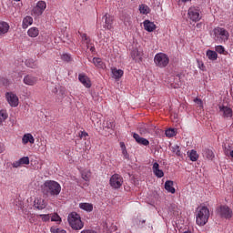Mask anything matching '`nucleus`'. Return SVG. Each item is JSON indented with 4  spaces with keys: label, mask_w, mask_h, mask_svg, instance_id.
I'll use <instances>...</instances> for the list:
<instances>
[{
    "label": "nucleus",
    "mask_w": 233,
    "mask_h": 233,
    "mask_svg": "<svg viewBox=\"0 0 233 233\" xmlns=\"http://www.w3.org/2000/svg\"><path fill=\"white\" fill-rule=\"evenodd\" d=\"M44 196L56 197L61 194V185L54 180H46L41 187Z\"/></svg>",
    "instance_id": "f257e3e1"
},
{
    "label": "nucleus",
    "mask_w": 233,
    "mask_h": 233,
    "mask_svg": "<svg viewBox=\"0 0 233 233\" xmlns=\"http://www.w3.org/2000/svg\"><path fill=\"white\" fill-rule=\"evenodd\" d=\"M210 218V209L207 206H199L196 211V223L198 227H205Z\"/></svg>",
    "instance_id": "f03ea898"
},
{
    "label": "nucleus",
    "mask_w": 233,
    "mask_h": 233,
    "mask_svg": "<svg viewBox=\"0 0 233 233\" xmlns=\"http://www.w3.org/2000/svg\"><path fill=\"white\" fill-rule=\"evenodd\" d=\"M211 35L217 43H227L230 37V33L227 29L218 26L213 29Z\"/></svg>",
    "instance_id": "7ed1b4c3"
},
{
    "label": "nucleus",
    "mask_w": 233,
    "mask_h": 233,
    "mask_svg": "<svg viewBox=\"0 0 233 233\" xmlns=\"http://www.w3.org/2000/svg\"><path fill=\"white\" fill-rule=\"evenodd\" d=\"M67 221L73 230H82L85 227V222L81 220V216L76 212H71L68 215Z\"/></svg>",
    "instance_id": "20e7f679"
},
{
    "label": "nucleus",
    "mask_w": 233,
    "mask_h": 233,
    "mask_svg": "<svg viewBox=\"0 0 233 233\" xmlns=\"http://www.w3.org/2000/svg\"><path fill=\"white\" fill-rule=\"evenodd\" d=\"M154 63L156 66H158V68H165L168 66V63H170V58H168V56L164 53H157L154 57Z\"/></svg>",
    "instance_id": "39448f33"
},
{
    "label": "nucleus",
    "mask_w": 233,
    "mask_h": 233,
    "mask_svg": "<svg viewBox=\"0 0 233 233\" xmlns=\"http://www.w3.org/2000/svg\"><path fill=\"white\" fill-rule=\"evenodd\" d=\"M187 16L190 21L193 23H198V21H201V14L199 13V7L191 6L187 11Z\"/></svg>",
    "instance_id": "423d86ee"
},
{
    "label": "nucleus",
    "mask_w": 233,
    "mask_h": 233,
    "mask_svg": "<svg viewBox=\"0 0 233 233\" xmlns=\"http://www.w3.org/2000/svg\"><path fill=\"white\" fill-rule=\"evenodd\" d=\"M112 188H121L123 187V177L119 174H114L109 180Z\"/></svg>",
    "instance_id": "0eeeda50"
},
{
    "label": "nucleus",
    "mask_w": 233,
    "mask_h": 233,
    "mask_svg": "<svg viewBox=\"0 0 233 233\" xmlns=\"http://www.w3.org/2000/svg\"><path fill=\"white\" fill-rule=\"evenodd\" d=\"M218 212L221 218H224V219H230L233 216L232 209L227 205L220 206Z\"/></svg>",
    "instance_id": "6e6552de"
},
{
    "label": "nucleus",
    "mask_w": 233,
    "mask_h": 233,
    "mask_svg": "<svg viewBox=\"0 0 233 233\" xmlns=\"http://www.w3.org/2000/svg\"><path fill=\"white\" fill-rule=\"evenodd\" d=\"M46 10V2L40 0L36 3V5L33 7L32 14L35 15H43V13Z\"/></svg>",
    "instance_id": "1a4fd4ad"
},
{
    "label": "nucleus",
    "mask_w": 233,
    "mask_h": 233,
    "mask_svg": "<svg viewBox=\"0 0 233 233\" xmlns=\"http://www.w3.org/2000/svg\"><path fill=\"white\" fill-rule=\"evenodd\" d=\"M5 98L10 106L15 107L19 105V97H17L16 94H14L12 92L5 94Z\"/></svg>",
    "instance_id": "9d476101"
},
{
    "label": "nucleus",
    "mask_w": 233,
    "mask_h": 233,
    "mask_svg": "<svg viewBox=\"0 0 233 233\" xmlns=\"http://www.w3.org/2000/svg\"><path fill=\"white\" fill-rule=\"evenodd\" d=\"M103 19L105 20L104 28H106L107 30H112V25L114 23V16L110 15L109 14H106L103 16Z\"/></svg>",
    "instance_id": "9b49d317"
},
{
    "label": "nucleus",
    "mask_w": 233,
    "mask_h": 233,
    "mask_svg": "<svg viewBox=\"0 0 233 233\" xmlns=\"http://www.w3.org/2000/svg\"><path fill=\"white\" fill-rule=\"evenodd\" d=\"M23 83L28 86H34L37 83V77L32 75H26L23 79Z\"/></svg>",
    "instance_id": "f8f14e48"
},
{
    "label": "nucleus",
    "mask_w": 233,
    "mask_h": 233,
    "mask_svg": "<svg viewBox=\"0 0 233 233\" xmlns=\"http://www.w3.org/2000/svg\"><path fill=\"white\" fill-rule=\"evenodd\" d=\"M78 80L80 81V83H82V85L86 86V88H90V86H92L90 78H88V76H86V75L85 74H79Z\"/></svg>",
    "instance_id": "ddd939ff"
},
{
    "label": "nucleus",
    "mask_w": 233,
    "mask_h": 233,
    "mask_svg": "<svg viewBox=\"0 0 233 233\" xmlns=\"http://www.w3.org/2000/svg\"><path fill=\"white\" fill-rule=\"evenodd\" d=\"M133 137L138 145H143L144 147H148V145H150L148 139L141 137L137 133L133 134Z\"/></svg>",
    "instance_id": "4468645a"
},
{
    "label": "nucleus",
    "mask_w": 233,
    "mask_h": 233,
    "mask_svg": "<svg viewBox=\"0 0 233 233\" xmlns=\"http://www.w3.org/2000/svg\"><path fill=\"white\" fill-rule=\"evenodd\" d=\"M22 143L23 145H28V143L34 145V143H35V138H34V136H32V134L26 133L22 137Z\"/></svg>",
    "instance_id": "2eb2a0df"
},
{
    "label": "nucleus",
    "mask_w": 233,
    "mask_h": 233,
    "mask_svg": "<svg viewBox=\"0 0 233 233\" xmlns=\"http://www.w3.org/2000/svg\"><path fill=\"white\" fill-rule=\"evenodd\" d=\"M34 203L35 208H37L38 210H44V208H46V202H45V199L41 198H36Z\"/></svg>",
    "instance_id": "dca6fc26"
},
{
    "label": "nucleus",
    "mask_w": 233,
    "mask_h": 233,
    "mask_svg": "<svg viewBox=\"0 0 233 233\" xmlns=\"http://www.w3.org/2000/svg\"><path fill=\"white\" fill-rule=\"evenodd\" d=\"M153 173L157 177H163L165 176V173L163 172V170L159 169V164L157 162H155L153 164V167H152Z\"/></svg>",
    "instance_id": "f3484780"
},
{
    "label": "nucleus",
    "mask_w": 233,
    "mask_h": 233,
    "mask_svg": "<svg viewBox=\"0 0 233 233\" xmlns=\"http://www.w3.org/2000/svg\"><path fill=\"white\" fill-rule=\"evenodd\" d=\"M144 25V29L147 32H154V30H156L157 26L156 24H154V22H151L150 20H145L143 22Z\"/></svg>",
    "instance_id": "a211bd4d"
},
{
    "label": "nucleus",
    "mask_w": 233,
    "mask_h": 233,
    "mask_svg": "<svg viewBox=\"0 0 233 233\" xmlns=\"http://www.w3.org/2000/svg\"><path fill=\"white\" fill-rule=\"evenodd\" d=\"M8 30H10V25L5 21L0 22V35L8 34Z\"/></svg>",
    "instance_id": "6ab92c4d"
},
{
    "label": "nucleus",
    "mask_w": 233,
    "mask_h": 233,
    "mask_svg": "<svg viewBox=\"0 0 233 233\" xmlns=\"http://www.w3.org/2000/svg\"><path fill=\"white\" fill-rule=\"evenodd\" d=\"M92 63L96 68L105 69L106 66H105V62L100 57H94L92 59Z\"/></svg>",
    "instance_id": "aec40b11"
},
{
    "label": "nucleus",
    "mask_w": 233,
    "mask_h": 233,
    "mask_svg": "<svg viewBox=\"0 0 233 233\" xmlns=\"http://www.w3.org/2000/svg\"><path fill=\"white\" fill-rule=\"evenodd\" d=\"M111 73L114 79H121V77H123V75L125 74L123 70L117 69L116 67L111 68Z\"/></svg>",
    "instance_id": "412c9836"
},
{
    "label": "nucleus",
    "mask_w": 233,
    "mask_h": 233,
    "mask_svg": "<svg viewBox=\"0 0 233 233\" xmlns=\"http://www.w3.org/2000/svg\"><path fill=\"white\" fill-rule=\"evenodd\" d=\"M34 23V18L32 16L27 15L23 19L22 28L26 29Z\"/></svg>",
    "instance_id": "4be33fe9"
},
{
    "label": "nucleus",
    "mask_w": 233,
    "mask_h": 233,
    "mask_svg": "<svg viewBox=\"0 0 233 233\" xmlns=\"http://www.w3.org/2000/svg\"><path fill=\"white\" fill-rule=\"evenodd\" d=\"M165 189L170 194H176V188L174 187V181L167 180L165 183Z\"/></svg>",
    "instance_id": "5701e85b"
},
{
    "label": "nucleus",
    "mask_w": 233,
    "mask_h": 233,
    "mask_svg": "<svg viewBox=\"0 0 233 233\" xmlns=\"http://www.w3.org/2000/svg\"><path fill=\"white\" fill-rule=\"evenodd\" d=\"M187 157H189L190 161L196 162L198 159H199V155L198 154V151L195 149H192L190 151H187Z\"/></svg>",
    "instance_id": "b1692460"
},
{
    "label": "nucleus",
    "mask_w": 233,
    "mask_h": 233,
    "mask_svg": "<svg viewBox=\"0 0 233 233\" xmlns=\"http://www.w3.org/2000/svg\"><path fill=\"white\" fill-rule=\"evenodd\" d=\"M79 208H81L82 210H85L86 212H92V210H94V205L86 202L80 203Z\"/></svg>",
    "instance_id": "393cba45"
},
{
    "label": "nucleus",
    "mask_w": 233,
    "mask_h": 233,
    "mask_svg": "<svg viewBox=\"0 0 233 233\" xmlns=\"http://www.w3.org/2000/svg\"><path fill=\"white\" fill-rule=\"evenodd\" d=\"M220 112H223L224 117H232V108L228 106H219Z\"/></svg>",
    "instance_id": "a878e982"
},
{
    "label": "nucleus",
    "mask_w": 233,
    "mask_h": 233,
    "mask_svg": "<svg viewBox=\"0 0 233 233\" xmlns=\"http://www.w3.org/2000/svg\"><path fill=\"white\" fill-rule=\"evenodd\" d=\"M140 14H142L143 15H148V14H150V7H148V5H145V4H141L139 5L138 8Z\"/></svg>",
    "instance_id": "bb28decb"
},
{
    "label": "nucleus",
    "mask_w": 233,
    "mask_h": 233,
    "mask_svg": "<svg viewBox=\"0 0 233 233\" xmlns=\"http://www.w3.org/2000/svg\"><path fill=\"white\" fill-rule=\"evenodd\" d=\"M202 155L206 159H214V152L208 148L203 149Z\"/></svg>",
    "instance_id": "cd10ccee"
},
{
    "label": "nucleus",
    "mask_w": 233,
    "mask_h": 233,
    "mask_svg": "<svg viewBox=\"0 0 233 233\" xmlns=\"http://www.w3.org/2000/svg\"><path fill=\"white\" fill-rule=\"evenodd\" d=\"M206 56L209 61H216L218 59V53L216 51L208 50Z\"/></svg>",
    "instance_id": "c85d7f7f"
},
{
    "label": "nucleus",
    "mask_w": 233,
    "mask_h": 233,
    "mask_svg": "<svg viewBox=\"0 0 233 233\" xmlns=\"http://www.w3.org/2000/svg\"><path fill=\"white\" fill-rule=\"evenodd\" d=\"M8 119V112L6 110H0V127L3 126V123Z\"/></svg>",
    "instance_id": "c756f323"
},
{
    "label": "nucleus",
    "mask_w": 233,
    "mask_h": 233,
    "mask_svg": "<svg viewBox=\"0 0 233 233\" xmlns=\"http://www.w3.org/2000/svg\"><path fill=\"white\" fill-rule=\"evenodd\" d=\"M29 37H37L39 35V29L37 27H31L27 31Z\"/></svg>",
    "instance_id": "7c9ffc66"
},
{
    "label": "nucleus",
    "mask_w": 233,
    "mask_h": 233,
    "mask_svg": "<svg viewBox=\"0 0 233 233\" xmlns=\"http://www.w3.org/2000/svg\"><path fill=\"white\" fill-rule=\"evenodd\" d=\"M170 150L173 154H176V156H178L179 157L183 156V154H181V149L177 145L171 146Z\"/></svg>",
    "instance_id": "2f4dec72"
},
{
    "label": "nucleus",
    "mask_w": 233,
    "mask_h": 233,
    "mask_svg": "<svg viewBox=\"0 0 233 233\" xmlns=\"http://www.w3.org/2000/svg\"><path fill=\"white\" fill-rule=\"evenodd\" d=\"M90 177H92V172H90V170L82 171V179H84V181H90Z\"/></svg>",
    "instance_id": "473e14b6"
},
{
    "label": "nucleus",
    "mask_w": 233,
    "mask_h": 233,
    "mask_svg": "<svg viewBox=\"0 0 233 233\" xmlns=\"http://www.w3.org/2000/svg\"><path fill=\"white\" fill-rule=\"evenodd\" d=\"M120 147L125 159H128V151H127V146H125V142H120Z\"/></svg>",
    "instance_id": "72a5a7b5"
},
{
    "label": "nucleus",
    "mask_w": 233,
    "mask_h": 233,
    "mask_svg": "<svg viewBox=\"0 0 233 233\" xmlns=\"http://www.w3.org/2000/svg\"><path fill=\"white\" fill-rule=\"evenodd\" d=\"M131 56L135 61H137V59H141V53L137 49H135L131 52Z\"/></svg>",
    "instance_id": "f704fd0d"
},
{
    "label": "nucleus",
    "mask_w": 233,
    "mask_h": 233,
    "mask_svg": "<svg viewBox=\"0 0 233 233\" xmlns=\"http://www.w3.org/2000/svg\"><path fill=\"white\" fill-rule=\"evenodd\" d=\"M215 50L217 54H223L224 56H227V54H228L227 51H225V46H217L215 47Z\"/></svg>",
    "instance_id": "c9c22d12"
},
{
    "label": "nucleus",
    "mask_w": 233,
    "mask_h": 233,
    "mask_svg": "<svg viewBox=\"0 0 233 233\" xmlns=\"http://www.w3.org/2000/svg\"><path fill=\"white\" fill-rule=\"evenodd\" d=\"M50 232L51 233H66V230L63 228H59L57 227H51Z\"/></svg>",
    "instance_id": "e433bc0d"
},
{
    "label": "nucleus",
    "mask_w": 233,
    "mask_h": 233,
    "mask_svg": "<svg viewBox=\"0 0 233 233\" xmlns=\"http://www.w3.org/2000/svg\"><path fill=\"white\" fill-rule=\"evenodd\" d=\"M61 59L62 61H66V63H70V61H72V56H70V54H63L61 56Z\"/></svg>",
    "instance_id": "4c0bfd02"
},
{
    "label": "nucleus",
    "mask_w": 233,
    "mask_h": 233,
    "mask_svg": "<svg viewBox=\"0 0 233 233\" xmlns=\"http://www.w3.org/2000/svg\"><path fill=\"white\" fill-rule=\"evenodd\" d=\"M166 136L167 137H174V136H176V130L172 128L167 129Z\"/></svg>",
    "instance_id": "58836bf2"
},
{
    "label": "nucleus",
    "mask_w": 233,
    "mask_h": 233,
    "mask_svg": "<svg viewBox=\"0 0 233 233\" xmlns=\"http://www.w3.org/2000/svg\"><path fill=\"white\" fill-rule=\"evenodd\" d=\"M19 160L22 165H30V158L28 157H23Z\"/></svg>",
    "instance_id": "ea45409f"
},
{
    "label": "nucleus",
    "mask_w": 233,
    "mask_h": 233,
    "mask_svg": "<svg viewBox=\"0 0 233 233\" xmlns=\"http://www.w3.org/2000/svg\"><path fill=\"white\" fill-rule=\"evenodd\" d=\"M224 154L225 156H229L230 157L233 158V150H230V147H225Z\"/></svg>",
    "instance_id": "a19ab883"
},
{
    "label": "nucleus",
    "mask_w": 233,
    "mask_h": 233,
    "mask_svg": "<svg viewBox=\"0 0 233 233\" xmlns=\"http://www.w3.org/2000/svg\"><path fill=\"white\" fill-rule=\"evenodd\" d=\"M198 67L199 68V70H202V72H205V70H207L205 64H203V62L201 61H198Z\"/></svg>",
    "instance_id": "79ce46f5"
},
{
    "label": "nucleus",
    "mask_w": 233,
    "mask_h": 233,
    "mask_svg": "<svg viewBox=\"0 0 233 233\" xmlns=\"http://www.w3.org/2000/svg\"><path fill=\"white\" fill-rule=\"evenodd\" d=\"M51 221H61V217H59V215H57L56 213H55L52 218H51Z\"/></svg>",
    "instance_id": "37998d69"
},
{
    "label": "nucleus",
    "mask_w": 233,
    "mask_h": 233,
    "mask_svg": "<svg viewBox=\"0 0 233 233\" xmlns=\"http://www.w3.org/2000/svg\"><path fill=\"white\" fill-rule=\"evenodd\" d=\"M39 218H42L44 222L50 221V215H39Z\"/></svg>",
    "instance_id": "c03bdc74"
},
{
    "label": "nucleus",
    "mask_w": 233,
    "mask_h": 233,
    "mask_svg": "<svg viewBox=\"0 0 233 233\" xmlns=\"http://www.w3.org/2000/svg\"><path fill=\"white\" fill-rule=\"evenodd\" d=\"M194 103H196L197 105H198V106L203 107V101L199 98H195L194 99Z\"/></svg>",
    "instance_id": "a18cd8bd"
},
{
    "label": "nucleus",
    "mask_w": 233,
    "mask_h": 233,
    "mask_svg": "<svg viewBox=\"0 0 233 233\" xmlns=\"http://www.w3.org/2000/svg\"><path fill=\"white\" fill-rule=\"evenodd\" d=\"M79 137L80 139H83L85 137H88V133H86V131H81L79 134Z\"/></svg>",
    "instance_id": "49530a36"
},
{
    "label": "nucleus",
    "mask_w": 233,
    "mask_h": 233,
    "mask_svg": "<svg viewBox=\"0 0 233 233\" xmlns=\"http://www.w3.org/2000/svg\"><path fill=\"white\" fill-rule=\"evenodd\" d=\"M25 65H26V66H28L29 68H35V64H34V62H32V64H30V60H26V61H25Z\"/></svg>",
    "instance_id": "de8ad7c7"
},
{
    "label": "nucleus",
    "mask_w": 233,
    "mask_h": 233,
    "mask_svg": "<svg viewBox=\"0 0 233 233\" xmlns=\"http://www.w3.org/2000/svg\"><path fill=\"white\" fill-rule=\"evenodd\" d=\"M107 128H115L116 127V123L114 122H106V126Z\"/></svg>",
    "instance_id": "09e8293b"
},
{
    "label": "nucleus",
    "mask_w": 233,
    "mask_h": 233,
    "mask_svg": "<svg viewBox=\"0 0 233 233\" xmlns=\"http://www.w3.org/2000/svg\"><path fill=\"white\" fill-rule=\"evenodd\" d=\"M21 165H23V164H21V160H18V161H15L13 163L14 168H19V167H21Z\"/></svg>",
    "instance_id": "8fccbe9b"
},
{
    "label": "nucleus",
    "mask_w": 233,
    "mask_h": 233,
    "mask_svg": "<svg viewBox=\"0 0 233 233\" xmlns=\"http://www.w3.org/2000/svg\"><path fill=\"white\" fill-rule=\"evenodd\" d=\"M82 39H83V41H86V45H88L90 40L88 38V35H86V34L82 35Z\"/></svg>",
    "instance_id": "3c124183"
},
{
    "label": "nucleus",
    "mask_w": 233,
    "mask_h": 233,
    "mask_svg": "<svg viewBox=\"0 0 233 233\" xmlns=\"http://www.w3.org/2000/svg\"><path fill=\"white\" fill-rule=\"evenodd\" d=\"M80 233H98L94 229H83Z\"/></svg>",
    "instance_id": "603ef678"
},
{
    "label": "nucleus",
    "mask_w": 233,
    "mask_h": 233,
    "mask_svg": "<svg viewBox=\"0 0 233 233\" xmlns=\"http://www.w3.org/2000/svg\"><path fill=\"white\" fill-rule=\"evenodd\" d=\"M5 152V145L0 143V154H3Z\"/></svg>",
    "instance_id": "864d4df0"
},
{
    "label": "nucleus",
    "mask_w": 233,
    "mask_h": 233,
    "mask_svg": "<svg viewBox=\"0 0 233 233\" xmlns=\"http://www.w3.org/2000/svg\"><path fill=\"white\" fill-rule=\"evenodd\" d=\"M124 25H130V18H127V20H124Z\"/></svg>",
    "instance_id": "5fc2aeb1"
},
{
    "label": "nucleus",
    "mask_w": 233,
    "mask_h": 233,
    "mask_svg": "<svg viewBox=\"0 0 233 233\" xmlns=\"http://www.w3.org/2000/svg\"><path fill=\"white\" fill-rule=\"evenodd\" d=\"M90 52H96V47L95 46H91L90 47Z\"/></svg>",
    "instance_id": "6e6d98bb"
},
{
    "label": "nucleus",
    "mask_w": 233,
    "mask_h": 233,
    "mask_svg": "<svg viewBox=\"0 0 233 233\" xmlns=\"http://www.w3.org/2000/svg\"><path fill=\"white\" fill-rule=\"evenodd\" d=\"M182 1V3H188V1H190V0H181Z\"/></svg>",
    "instance_id": "4d7b16f0"
},
{
    "label": "nucleus",
    "mask_w": 233,
    "mask_h": 233,
    "mask_svg": "<svg viewBox=\"0 0 233 233\" xmlns=\"http://www.w3.org/2000/svg\"><path fill=\"white\" fill-rule=\"evenodd\" d=\"M13 1L19 2V1H21V0H13Z\"/></svg>",
    "instance_id": "13d9d810"
}]
</instances>
